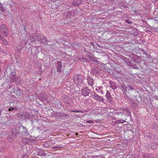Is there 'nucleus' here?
I'll use <instances>...</instances> for the list:
<instances>
[{"label":"nucleus","mask_w":158,"mask_h":158,"mask_svg":"<svg viewBox=\"0 0 158 158\" xmlns=\"http://www.w3.org/2000/svg\"><path fill=\"white\" fill-rule=\"evenodd\" d=\"M110 1H114V0H110Z\"/></svg>","instance_id":"obj_51"},{"label":"nucleus","mask_w":158,"mask_h":158,"mask_svg":"<svg viewBox=\"0 0 158 158\" xmlns=\"http://www.w3.org/2000/svg\"><path fill=\"white\" fill-rule=\"evenodd\" d=\"M58 148V147H57V146H54V147H53V148Z\"/></svg>","instance_id":"obj_45"},{"label":"nucleus","mask_w":158,"mask_h":158,"mask_svg":"<svg viewBox=\"0 0 158 158\" xmlns=\"http://www.w3.org/2000/svg\"><path fill=\"white\" fill-rule=\"evenodd\" d=\"M17 127H18V126H17L15 128L12 129L11 132L9 134V137L10 139H12L13 137L16 136V134L17 133L20 132V130L19 129H17Z\"/></svg>","instance_id":"obj_5"},{"label":"nucleus","mask_w":158,"mask_h":158,"mask_svg":"<svg viewBox=\"0 0 158 158\" xmlns=\"http://www.w3.org/2000/svg\"><path fill=\"white\" fill-rule=\"evenodd\" d=\"M84 77L81 74H77L75 75L73 77V81L75 84H83L84 83L83 80Z\"/></svg>","instance_id":"obj_2"},{"label":"nucleus","mask_w":158,"mask_h":158,"mask_svg":"<svg viewBox=\"0 0 158 158\" xmlns=\"http://www.w3.org/2000/svg\"><path fill=\"white\" fill-rule=\"evenodd\" d=\"M2 111H3V109L0 110V116L2 115V114H1V113Z\"/></svg>","instance_id":"obj_43"},{"label":"nucleus","mask_w":158,"mask_h":158,"mask_svg":"<svg viewBox=\"0 0 158 158\" xmlns=\"http://www.w3.org/2000/svg\"><path fill=\"white\" fill-rule=\"evenodd\" d=\"M30 39L31 40V42L32 43H35L36 42V40L35 39V38L33 36H31Z\"/></svg>","instance_id":"obj_27"},{"label":"nucleus","mask_w":158,"mask_h":158,"mask_svg":"<svg viewBox=\"0 0 158 158\" xmlns=\"http://www.w3.org/2000/svg\"><path fill=\"white\" fill-rule=\"evenodd\" d=\"M26 114L27 115L28 114H29L28 113H26Z\"/></svg>","instance_id":"obj_53"},{"label":"nucleus","mask_w":158,"mask_h":158,"mask_svg":"<svg viewBox=\"0 0 158 158\" xmlns=\"http://www.w3.org/2000/svg\"><path fill=\"white\" fill-rule=\"evenodd\" d=\"M127 89H128V91L127 93H129V91H132L135 89L134 87L133 86L131 85H130L129 84L127 85Z\"/></svg>","instance_id":"obj_20"},{"label":"nucleus","mask_w":158,"mask_h":158,"mask_svg":"<svg viewBox=\"0 0 158 158\" xmlns=\"http://www.w3.org/2000/svg\"><path fill=\"white\" fill-rule=\"evenodd\" d=\"M49 141H48L46 142H45L44 143V146L45 148H48L49 146V144L50 143Z\"/></svg>","instance_id":"obj_30"},{"label":"nucleus","mask_w":158,"mask_h":158,"mask_svg":"<svg viewBox=\"0 0 158 158\" xmlns=\"http://www.w3.org/2000/svg\"><path fill=\"white\" fill-rule=\"evenodd\" d=\"M0 51H1V53H2L1 54L2 55H5L8 54L7 51L3 50L2 48H0Z\"/></svg>","instance_id":"obj_25"},{"label":"nucleus","mask_w":158,"mask_h":158,"mask_svg":"<svg viewBox=\"0 0 158 158\" xmlns=\"http://www.w3.org/2000/svg\"><path fill=\"white\" fill-rule=\"evenodd\" d=\"M22 127L23 128V131L21 132L22 134L24 136H27L29 134L25 127L22 125H20L18 126V127H17V129H20Z\"/></svg>","instance_id":"obj_9"},{"label":"nucleus","mask_w":158,"mask_h":158,"mask_svg":"<svg viewBox=\"0 0 158 158\" xmlns=\"http://www.w3.org/2000/svg\"><path fill=\"white\" fill-rule=\"evenodd\" d=\"M138 35V33L136 32V34H135V35Z\"/></svg>","instance_id":"obj_48"},{"label":"nucleus","mask_w":158,"mask_h":158,"mask_svg":"<svg viewBox=\"0 0 158 158\" xmlns=\"http://www.w3.org/2000/svg\"><path fill=\"white\" fill-rule=\"evenodd\" d=\"M118 110V111L117 112V114H124L125 112L126 111V110H125L123 109L122 108H119Z\"/></svg>","instance_id":"obj_23"},{"label":"nucleus","mask_w":158,"mask_h":158,"mask_svg":"<svg viewBox=\"0 0 158 158\" xmlns=\"http://www.w3.org/2000/svg\"><path fill=\"white\" fill-rule=\"evenodd\" d=\"M26 118H30L31 117V116H30V115L29 114H28V116L27 117V116H26L25 117Z\"/></svg>","instance_id":"obj_42"},{"label":"nucleus","mask_w":158,"mask_h":158,"mask_svg":"<svg viewBox=\"0 0 158 158\" xmlns=\"http://www.w3.org/2000/svg\"><path fill=\"white\" fill-rule=\"evenodd\" d=\"M60 112H54L53 111V113L52 114V115L53 116L55 117L56 118H60Z\"/></svg>","instance_id":"obj_22"},{"label":"nucleus","mask_w":158,"mask_h":158,"mask_svg":"<svg viewBox=\"0 0 158 158\" xmlns=\"http://www.w3.org/2000/svg\"><path fill=\"white\" fill-rule=\"evenodd\" d=\"M93 157V158H98V157H99V156H93L92 157Z\"/></svg>","instance_id":"obj_41"},{"label":"nucleus","mask_w":158,"mask_h":158,"mask_svg":"<svg viewBox=\"0 0 158 158\" xmlns=\"http://www.w3.org/2000/svg\"><path fill=\"white\" fill-rule=\"evenodd\" d=\"M123 60L125 61L126 63L129 66L132 65V63H131L130 61V60L126 57L123 58Z\"/></svg>","instance_id":"obj_17"},{"label":"nucleus","mask_w":158,"mask_h":158,"mask_svg":"<svg viewBox=\"0 0 158 158\" xmlns=\"http://www.w3.org/2000/svg\"><path fill=\"white\" fill-rule=\"evenodd\" d=\"M37 39L38 41H39L41 44H44L48 42L46 37H44L42 35L40 34L37 35Z\"/></svg>","instance_id":"obj_3"},{"label":"nucleus","mask_w":158,"mask_h":158,"mask_svg":"<svg viewBox=\"0 0 158 158\" xmlns=\"http://www.w3.org/2000/svg\"><path fill=\"white\" fill-rule=\"evenodd\" d=\"M106 96L109 102H111L112 101V98L111 97L110 93L109 91H107Z\"/></svg>","instance_id":"obj_14"},{"label":"nucleus","mask_w":158,"mask_h":158,"mask_svg":"<svg viewBox=\"0 0 158 158\" xmlns=\"http://www.w3.org/2000/svg\"><path fill=\"white\" fill-rule=\"evenodd\" d=\"M98 47H99V48H100V47H100V46L99 45H98Z\"/></svg>","instance_id":"obj_52"},{"label":"nucleus","mask_w":158,"mask_h":158,"mask_svg":"<svg viewBox=\"0 0 158 158\" xmlns=\"http://www.w3.org/2000/svg\"><path fill=\"white\" fill-rule=\"evenodd\" d=\"M110 87L113 89H115L117 88V86L115 83L110 81Z\"/></svg>","instance_id":"obj_18"},{"label":"nucleus","mask_w":158,"mask_h":158,"mask_svg":"<svg viewBox=\"0 0 158 158\" xmlns=\"http://www.w3.org/2000/svg\"><path fill=\"white\" fill-rule=\"evenodd\" d=\"M125 122L124 120H122V119H119L117 120L116 121L117 123H123Z\"/></svg>","instance_id":"obj_33"},{"label":"nucleus","mask_w":158,"mask_h":158,"mask_svg":"<svg viewBox=\"0 0 158 158\" xmlns=\"http://www.w3.org/2000/svg\"><path fill=\"white\" fill-rule=\"evenodd\" d=\"M92 95L93 98L97 101H98L100 102H103L104 101V99L102 97L99 96L96 93H94Z\"/></svg>","instance_id":"obj_8"},{"label":"nucleus","mask_w":158,"mask_h":158,"mask_svg":"<svg viewBox=\"0 0 158 158\" xmlns=\"http://www.w3.org/2000/svg\"><path fill=\"white\" fill-rule=\"evenodd\" d=\"M0 32L5 37H7L9 35V30L6 25L2 24L0 25Z\"/></svg>","instance_id":"obj_1"},{"label":"nucleus","mask_w":158,"mask_h":158,"mask_svg":"<svg viewBox=\"0 0 158 158\" xmlns=\"http://www.w3.org/2000/svg\"><path fill=\"white\" fill-rule=\"evenodd\" d=\"M62 67V63L60 61H58L57 62L56 66L57 71L58 72H61Z\"/></svg>","instance_id":"obj_13"},{"label":"nucleus","mask_w":158,"mask_h":158,"mask_svg":"<svg viewBox=\"0 0 158 158\" xmlns=\"http://www.w3.org/2000/svg\"><path fill=\"white\" fill-rule=\"evenodd\" d=\"M10 80L13 82L15 83L17 85H19L20 83V79L18 77L14 74H11L10 77Z\"/></svg>","instance_id":"obj_6"},{"label":"nucleus","mask_w":158,"mask_h":158,"mask_svg":"<svg viewBox=\"0 0 158 158\" xmlns=\"http://www.w3.org/2000/svg\"><path fill=\"white\" fill-rule=\"evenodd\" d=\"M0 43L4 45H7L8 44V42L0 34Z\"/></svg>","instance_id":"obj_10"},{"label":"nucleus","mask_w":158,"mask_h":158,"mask_svg":"<svg viewBox=\"0 0 158 158\" xmlns=\"http://www.w3.org/2000/svg\"><path fill=\"white\" fill-rule=\"evenodd\" d=\"M91 73L93 74H98L99 73L98 69L97 67L93 68L91 70Z\"/></svg>","instance_id":"obj_15"},{"label":"nucleus","mask_w":158,"mask_h":158,"mask_svg":"<svg viewBox=\"0 0 158 158\" xmlns=\"http://www.w3.org/2000/svg\"><path fill=\"white\" fill-rule=\"evenodd\" d=\"M29 140V138H23L22 139L21 142L22 143L24 144H26L28 143V141Z\"/></svg>","instance_id":"obj_24"},{"label":"nucleus","mask_w":158,"mask_h":158,"mask_svg":"<svg viewBox=\"0 0 158 158\" xmlns=\"http://www.w3.org/2000/svg\"><path fill=\"white\" fill-rule=\"evenodd\" d=\"M114 70L117 73H120L121 71L120 69L119 68H115L114 69Z\"/></svg>","instance_id":"obj_32"},{"label":"nucleus","mask_w":158,"mask_h":158,"mask_svg":"<svg viewBox=\"0 0 158 158\" xmlns=\"http://www.w3.org/2000/svg\"><path fill=\"white\" fill-rule=\"evenodd\" d=\"M98 92L102 94L103 93V91L100 90V89H99V91Z\"/></svg>","instance_id":"obj_40"},{"label":"nucleus","mask_w":158,"mask_h":158,"mask_svg":"<svg viewBox=\"0 0 158 158\" xmlns=\"http://www.w3.org/2000/svg\"><path fill=\"white\" fill-rule=\"evenodd\" d=\"M144 158H154V157L152 156L150 154H145L144 156Z\"/></svg>","instance_id":"obj_26"},{"label":"nucleus","mask_w":158,"mask_h":158,"mask_svg":"<svg viewBox=\"0 0 158 158\" xmlns=\"http://www.w3.org/2000/svg\"><path fill=\"white\" fill-rule=\"evenodd\" d=\"M1 68H0V73L1 72Z\"/></svg>","instance_id":"obj_50"},{"label":"nucleus","mask_w":158,"mask_h":158,"mask_svg":"<svg viewBox=\"0 0 158 158\" xmlns=\"http://www.w3.org/2000/svg\"><path fill=\"white\" fill-rule=\"evenodd\" d=\"M10 6H12V5L11 4H10Z\"/></svg>","instance_id":"obj_54"},{"label":"nucleus","mask_w":158,"mask_h":158,"mask_svg":"<svg viewBox=\"0 0 158 158\" xmlns=\"http://www.w3.org/2000/svg\"><path fill=\"white\" fill-rule=\"evenodd\" d=\"M16 109L17 108L16 107H13L12 106H10L8 110L9 111L15 110H16Z\"/></svg>","instance_id":"obj_29"},{"label":"nucleus","mask_w":158,"mask_h":158,"mask_svg":"<svg viewBox=\"0 0 158 158\" xmlns=\"http://www.w3.org/2000/svg\"><path fill=\"white\" fill-rule=\"evenodd\" d=\"M90 90L87 87H84L82 89V94L84 96H89Z\"/></svg>","instance_id":"obj_7"},{"label":"nucleus","mask_w":158,"mask_h":158,"mask_svg":"<svg viewBox=\"0 0 158 158\" xmlns=\"http://www.w3.org/2000/svg\"><path fill=\"white\" fill-rule=\"evenodd\" d=\"M126 22L129 24H131L132 23V22L131 21H130L129 20H126Z\"/></svg>","instance_id":"obj_37"},{"label":"nucleus","mask_w":158,"mask_h":158,"mask_svg":"<svg viewBox=\"0 0 158 158\" xmlns=\"http://www.w3.org/2000/svg\"><path fill=\"white\" fill-rule=\"evenodd\" d=\"M77 1H79V2H78L77 1H73V5L75 6H77L80 5L81 4V0H77Z\"/></svg>","instance_id":"obj_21"},{"label":"nucleus","mask_w":158,"mask_h":158,"mask_svg":"<svg viewBox=\"0 0 158 158\" xmlns=\"http://www.w3.org/2000/svg\"><path fill=\"white\" fill-rule=\"evenodd\" d=\"M78 133H76V134H75V135H78Z\"/></svg>","instance_id":"obj_47"},{"label":"nucleus","mask_w":158,"mask_h":158,"mask_svg":"<svg viewBox=\"0 0 158 158\" xmlns=\"http://www.w3.org/2000/svg\"><path fill=\"white\" fill-rule=\"evenodd\" d=\"M77 2H79H79L77 1Z\"/></svg>","instance_id":"obj_55"},{"label":"nucleus","mask_w":158,"mask_h":158,"mask_svg":"<svg viewBox=\"0 0 158 158\" xmlns=\"http://www.w3.org/2000/svg\"><path fill=\"white\" fill-rule=\"evenodd\" d=\"M86 80H87V82L89 85L92 86L94 84L93 79L88 76L86 77Z\"/></svg>","instance_id":"obj_11"},{"label":"nucleus","mask_w":158,"mask_h":158,"mask_svg":"<svg viewBox=\"0 0 158 158\" xmlns=\"http://www.w3.org/2000/svg\"><path fill=\"white\" fill-rule=\"evenodd\" d=\"M68 114L65 113H60V118L65 119L68 117Z\"/></svg>","instance_id":"obj_16"},{"label":"nucleus","mask_w":158,"mask_h":158,"mask_svg":"<svg viewBox=\"0 0 158 158\" xmlns=\"http://www.w3.org/2000/svg\"><path fill=\"white\" fill-rule=\"evenodd\" d=\"M121 89L122 90V92L124 95V97L126 98H129V96H128L127 94V86H126L124 83H123L121 85Z\"/></svg>","instance_id":"obj_4"},{"label":"nucleus","mask_w":158,"mask_h":158,"mask_svg":"<svg viewBox=\"0 0 158 158\" xmlns=\"http://www.w3.org/2000/svg\"><path fill=\"white\" fill-rule=\"evenodd\" d=\"M157 144L156 143H151V144H150V145L151 146H152V147H151V148H152L153 149H154V148H155L156 147H155V146H156Z\"/></svg>","instance_id":"obj_31"},{"label":"nucleus","mask_w":158,"mask_h":158,"mask_svg":"<svg viewBox=\"0 0 158 158\" xmlns=\"http://www.w3.org/2000/svg\"><path fill=\"white\" fill-rule=\"evenodd\" d=\"M79 59L81 62H87V59L84 57H81V58H79Z\"/></svg>","instance_id":"obj_28"},{"label":"nucleus","mask_w":158,"mask_h":158,"mask_svg":"<svg viewBox=\"0 0 158 158\" xmlns=\"http://www.w3.org/2000/svg\"><path fill=\"white\" fill-rule=\"evenodd\" d=\"M38 98L40 101H43L46 100L47 99V97L46 94H41L39 96Z\"/></svg>","instance_id":"obj_12"},{"label":"nucleus","mask_w":158,"mask_h":158,"mask_svg":"<svg viewBox=\"0 0 158 158\" xmlns=\"http://www.w3.org/2000/svg\"><path fill=\"white\" fill-rule=\"evenodd\" d=\"M90 44H94V43H92V42H91V43H90Z\"/></svg>","instance_id":"obj_49"},{"label":"nucleus","mask_w":158,"mask_h":158,"mask_svg":"<svg viewBox=\"0 0 158 158\" xmlns=\"http://www.w3.org/2000/svg\"><path fill=\"white\" fill-rule=\"evenodd\" d=\"M15 92L16 96L18 97H20L23 95L22 91L20 90H16Z\"/></svg>","instance_id":"obj_19"},{"label":"nucleus","mask_w":158,"mask_h":158,"mask_svg":"<svg viewBox=\"0 0 158 158\" xmlns=\"http://www.w3.org/2000/svg\"><path fill=\"white\" fill-rule=\"evenodd\" d=\"M1 63V62H0V63Z\"/></svg>","instance_id":"obj_56"},{"label":"nucleus","mask_w":158,"mask_h":158,"mask_svg":"<svg viewBox=\"0 0 158 158\" xmlns=\"http://www.w3.org/2000/svg\"><path fill=\"white\" fill-rule=\"evenodd\" d=\"M130 66H132L133 67V69H139L138 67L135 64H132V65H130Z\"/></svg>","instance_id":"obj_36"},{"label":"nucleus","mask_w":158,"mask_h":158,"mask_svg":"<svg viewBox=\"0 0 158 158\" xmlns=\"http://www.w3.org/2000/svg\"><path fill=\"white\" fill-rule=\"evenodd\" d=\"M11 0V1L12 3L14 4V2L13 1V0Z\"/></svg>","instance_id":"obj_46"},{"label":"nucleus","mask_w":158,"mask_h":158,"mask_svg":"<svg viewBox=\"0 0 158 158\" xmlns=\"http://www.w3.org/2000/svg\"><path fill=\"white\" fill-rule=\"evenodd\" d=\"M0 10L2 11H4L5 9L2 6V4L0 2Z\"/></svg>","instance_id":"obj_34"},{"label":"nucleus","mask_w":158,"mask_h":158,"mask_svg":"<svg viewBox=\"0 0 158 158\" xmlns=\"http://www.w3.org/2000/svg\"><path fill=\"white\" fill-rule=\"evenodd\" d=\"M87 123H91L92 122H93V121H91V120H87Z\"/></svg>","instance_id":"obj_38"},{"label":"nucleus","mask_w":158,"mask_h":158,"mask_svg":"<svg viewBox=\"0 0 158 158\" xmlns=\"http://www.w3.org/2000/svg\"><path fill=\"white\" fill-rule=\"evenodd\" d=\"M89 55H88V57L90 59L91 58V56L90 55V53L89 52H88Z\"/></svg>","instance_id":"obj_39"},{"label":"nucleus","mask_w":158,"mask_h":158,"mask_svg":"<svg viewBox=\"0 0 158 158\" xmlns=\"http://www.w3.org/2000/svg\"><path fill=\"white\" fill-rule=\"evenodd\" d=\"M71 112L75 113H82V111L79 110H72L71 111Z\"/></svg>","instance_id":"obj_35"},{"label":"nucleus","mask_w":158,"mask_h":158,"mask_svg":"<svg viewBox=\"0 0 158 158\" xmlns=\"http://www.w3.org/2000/svg\"><path fill=\"white\" fill-rule=\"evenodd\" d=\"M155 98L157 100H158V96H155Z\"/></svg>","instance_id":"obj_44"}]
</instances>
